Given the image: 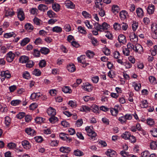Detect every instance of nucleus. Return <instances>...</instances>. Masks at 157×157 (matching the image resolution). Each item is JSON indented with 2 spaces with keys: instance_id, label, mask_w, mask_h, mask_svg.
<instances>
[{
  "instance_id": "1",
  "label": "nucleus",
  "mask_w": 157,
  "mask_h": 157,
  "mask_svg": "<svg viewBox=\"0 0 157 157\" xmlns=\"http://www.w3.org/2000/svg\"><path fill=\"white\" fill-rule=\"evenodd\" d=\"M94 26L95 29L97 31L93 30L92 32L93 34L94 35H98V31L102 32L105 31L108 29L110 28L109 25L105 22H103L101 25H100L98 23H95L94 24Z\"/></svg>"
},
{
  "instance_id": "2",
  "label": "nucleus",
  "mask_w": 157,
  "mask_h": 157,
  "mask_svg": "<svg viewBox=\"0 0 157 157\" xmlns=\"http://www.w3.org/2000/svg\"><path fill=\"white\" fill-rule=\"evenodd\" d=\"M90 126H87L85 128V130L86 131L88 135L90 136L91 139H94L97 136V134L92 130Z\"/></svg>"
},
{
  "instance_id": "3",
  "label": "nucleus",
  "mask_w": 157,
  "mask_h": 157,
  "mask_svg": "<svg viewBox=\"0 0 157 157\" xmlns=\"http://www.w3.org/2000/svg\"><path fill=\"white\" fill-rule=\"evenodd\" d=\"M15 57V54L12 52L10 51L6 54V60L7 62L11 63Z\"/></svg>"
},
{
  "instance_id": "4",
  "label": "nucleus",
  "mask_w": 157,
  "mask_h": 157,
  "mask_svg": "<svg viewBox=\"0 0 157 157\" xmlns=\"http://www.w3.org/2000/svg\"><path fill=\"white\" fill-rule=\"evenodd\" d=\"M133 50L136 52L141 54L143 52V49L141 45L138 44H135Z\"/></svg>"
},
{
  "instance_id": "5",
  "label": "nucleus",
  "mask_w": 157,
  "mask_h": 157,
  "mask_svg": "<svg viewBox=\"0 0 157 157\" xmlns=\"http://www.w3.org/2000/svg\"><path fill=\"white\" fill-rule=\"evenodd\" d=\"M129 37L131 42L134 44L137 43L138 41V37L135 33H131L129 34Z\"/></svg>"
},
{
  "instance_id": "6",
  "label": "nucleus",
  "mask_w": 157,
  "mask_h": 157,
  "mask_svg": "<svg viewBox=\"0 0 157 157\" xmlns=\"http://www.w3.org/2000/svg\"><path fill=\"white\" fill-rule=\"evenodd\" d=\"M5 15L6 16H12L14 14L13 10L8 7H5Z\"/></svg>"
},
{
  "instance_id": "7",
  "label": "nucleus",
  "mask_w": 157,
  "mask_h": 157,
  "mask_svg": "<svg viewBox=\"0 0 157 157\" xmlns=\"http://www.w3.org/2000/svg\"><path fill=\"white\" fill-rule=\"evenodd\" d=\"M106 155L109 157H116L117 153L115 151L113 150L108 149L105 153Z\"/></svg>"
},
{
  "instance_id": "8",
  "label": "nucleus",
  "mask_w": 157,
  "mask_h": 157,
  "mask_svg": "<svg viewBox=\"0 0 157 157\" xmlns=\"http://www.w3.org/2000/svg\"><path fill=\"white\" fill-rule=\"evenodd\" d=\"M21 144L23 147L26 149H29L31 147L30 143L27 140H24L21 142Z\"/></svg>"
},
{
  "instance_id": "9",
  "label": "nucleus",
  "mask_w": 157,
  "mask_h": 157,
  "mask_svg": "<svg viewBox=\"0 0 157 157\" xmlns=\"http://www.w3.org/2000/svg\"><path fill=\"white\" fill-rule=\"evenodd\" d=\"M118 40L120 44H124L126 43L127 40L125 36L123 34L119 35L118 38Z\"/></svg>"
},
{
  "instance_id": "10",
  "label": "nucleus",
  "mask_w": 157,
  "mask_h": 157,
  "mask_svg": "<svg viewBox=\"0 0 157 157\" xmlns=\"http://www.w3.org/2000/svg\"><path fill=\"white\" fill-rule=\"evenodd\" d=\"M17 17L21 21H22L25 18L24 13L21 9H19L17 13Z\"/></svg>"
},
{
  "instance_id": "11",
  "label": "nucleus",
  "mask_w": 157,
  "mask_h": 157,
  "mask_svg": "<svg viewBox=\"0 0 157 157\" xmlns=\"http://www.w3.org/2000/svg\"><path fill=\"white\" fill-rule=\"evenodd\" d=\"M25 132L30 136H35L36 134L35 130L30 128H26L25 129Z\"/></svg>"
},
{
  "instance_id": "12",
  "label": "nucleus",
  "mask_w": 157,
  "mask_h": 157,
  "mask_svg": "<svg viewBox=\"0 0 157 157\" xmlns=\"http://www.w3.org/2000/svg\"><path fill=\"white\" fill-rule=\"evenodd\" d=\"M82 88L85 91L90 92L92 90L93 86L88 83H85V85L82 86Z\"/></svg>"
},
{
  "instance_id": "13",
  "label": "nucleus",
  "mask_w": 157,
  "mask_h": 157,
  "mask_svg": "<svg viewBox=\"0 0 157 157\" xmlns=\"http://www.w3.org/2000/svg\"><path fill=\"white\" fill-rule=\"evenodd\" d=\"M47 113L49 116H55L56 114V110L52 107L49 108L47 110Z\"/></svg>"
},
{
  "instance_id": "14",
  "label": "nucleus",
  "mask_w": 157,
  "mask_h": 157,
  "mask_svg": "<svg viewBox=\"0 0 157 157\" xmlns=\"http://www.w3.org/2000/svg\"><path fill=\"white\" fill-rule=\"evenodd\" d=\"M155 6L152 4H149L147 9V11L149 14H152L155 11Z\"/></svg>"
},
{
  "instance_id": "15",
  "label": "nucleus",
  "mask_w": 157,
  "mask_h": 157,
  "mask_svg": "<svg viewBox=\"0 0 157 157\" xmlns=\"http://www.w3.org/2000/svg\"><path fill=\"white\" fill-rule=\"evenodd\" d=\"M119 16L121 19L123 20L126 18L128 13L126 11L122 10L120 12Z\"/></svg>"
},
{
  "instance_id": "16",
  "label": "nucleus",
  "mask_w": 157,
  "mask_h": 157,
  "mask_svg": "<svg viewBox=\"0 0 157 157\" xmlns=\"http://www.w3.org/2000/svg\"><path fill=\"white\" fill-rule=\"evenodd\" d=\"M16 36V34L15 33L12 32L5 33L4 35V37L6 38H9L12 37H15Z\"/></svg>"
},
{
  "instance_id": "17",
  "label": "nucleus",
  "mask_w": 157,
  "mask_h": 157,
  "mask_svg": "<svg viewBox=\"0 0 157 157\" xmlns=\"http://www.w3.org/2000/svg\"><path fill=\"white\" fill-rule=\"evenodd\" d=\"M1 75L2 77H5V78H9L11 77V74L8 71L1 72Z\"/></svg>"
},
{
  "instance_id": "18",
  "label": "nucleus",
  "mask_w": 157,
  "mask_h": 157,
  "mask_svg": "<svg viewBox=\"0 0 157 157\" xmlns=\"http://www.w3.org/2000/svg\"><path fill=\"white\" fill-rule=\"evenodd\" d=\"M29 60V57L25 56H22L19 59L20 62L22 63H26Z\"/></svg>"
},
{
  "instance_id": "19",
  "label": "nucleus",
  "mask_w": 157,
  "mask_h": 157,
  "mask_svg": "<svg viewBox=\"0 0 157 157\" xmlns=\"http://www.w3.org/2000/svg\"><path fill=\"white\" fill-rule=\"evenodd\" d=\"M59 150L62 152L68 153L71 151V149L69 147H62L60 148Z\"/></svg>"
},
{
  "instance_id": "20",
  "label": "nucleus",
  "mask_w": 157,
  "mask_h": 157,
  "mask_svg": "<svg viewBox=\"0 0 157 157\" xmlns=\"http://www.w3.org/2000/svg\"><path fill=\"white\" fill-rule=\"evenodd\" d=\"M65 4L68 8L73 9L75 7V5L70 1H67L65 2Z\"/></svg>"
},
{
  "instance_id": "21",
  "label": "nucleus",
  "mask_w": 157,
  "mask_h": 157,
  "mask_svg": "<svg viewBox=\"0 0 157 157\" xmlns=\"http://www.w3.org/2000/svg\"><path fill=\"white\" fill-rule=\"evenodd\" d=\"M136 13L138 17H142L144 15V12L142 9L138 8L136 10Z\"/></svg>"
},
{
  "instance_id": "22",
  "label": "nucleus",
  "mask_w": 157,
  "mask_h": 157,
  "mask_svg": "<svg viewBox=\"0 0 157 157\" xmlns=\"http://www.w3.org/2000/svg\"><path fill=\"white\" fill-rule=\"evenodd\" d=\"M131 134L128 132H125L121 135V137L125 140H128L129 139Z\"/></svg>"
},
{
  "instance_id": "23",
  "label": "nucleus",
  "mask_w": 157,
  "mask_h": 157,
  "mask_svg": "<svg viewBox=\"0 0 157 157\" xmlns=\"http://www.w3.org/2000/svg\"><path fill=\"white\" fill-rule=\"evenodd\" d=\"M86 56L84 55H82L79 57L77 58V59L78 62L83 64L85 63V59L86 58Z\"/></svg>"
},
{
  "instance_id": "24",
  "label": "nucleus",
  "mask_w": 157,
  "mask_h": 157,
  "mask_svg": "<svg viewBox=\"0 0 157 157\" xmlns=\"http://www.w3.org/2000/svg\"><path fill=\"white\" fill-rule=\"evenodd\" d=\"M40 51L42 54L47 55L49 53L50 50L48 48L46 47H42L40 50Z\"/></svg>"
},
{
  "instance_id": "25",
  "label": "nucleus",
  "mask_w": 157,
  "mask_h": 157,
  "mask_svg": "<svg viewBox=\"0 0 157 157\" xmlns=\"http://www.w3.org/2000/svg\"><path fill=\"white\" fill-rule=\"evenodd\" d=\"M30 41L29 38L27 37L25 38L21 41L20 44L21 46H24L27 44Z\"/></svg>"
},
{
  "instance_id": "26",
  "label": "nucleus",
  "mask_w": 157,
  "mask_h": 157,
  "mask_svg": "<svg viewBox=\"0 0 157 157\" xmlns=\"http://www.w3.org/2000/svg\"><path fill=\"white\" fill-rule=\"evenodd\" d=\"M132 85L134 86L135 90L137 91L140 90L141 86L140 83L137 84L135 82H132Z\"/></svg>"
},
{
  "instance_id": "27",
  "label": "nucleus",
  "mask_w": 157,
  "mask_h": 157,
  "mask_svg": "<svg viewBox=\"0 0 157 157\" xmlns=\"http://www.w3.org/2000/svg\"><path fill=\"white\" fill-rule=\"evenodd\" d=\"M25 28L26 30L29 32H31L33 29V26L30 23H27L25 25Z\"/></svg>"
},
{
  "instance_id": "28",
  "label": "nucleus",
  "mask_w": 157,
  "mask_h": 157,
  "mask_svg": "<svg viewBox=\"0 0 157 157\" xmlns=\"http://www.w3.org/2000/svg\"><path fill=\"white\" fill-rule=\"evenodd\" d=\"M52 6L53 9L56 12H58L60 10V6L57 3H53Z\"/></svg>"
},
{
  "instance_id": "29",
  "label": "nucleus",
  "mask_w": 157,
  "mask_h": 157,
  "mask_svg": "<svg viewBox=\"0 0 157 157\" xmlns=\"http://www.w3.org/2000/svg\"><path fill=\"white\" fill-rule=\"evenodd\" d=\"M52 31L56 33H60L62 31V29L60 27L56 26L52 28Z\"/></svg>"
},
{
  "instance_id": "30",
  "label": "nucleus",
  "mask_w": 157,
  "mask_h": 157,
  "mask_svg": "<svg viewBox=\"0 0 157 157\" xmlns=\"http://www.w3.org/2000/svg\"><path fill=\"white\" fill-rule=\"evenodd\" d=\"M38 9L41 11H44L48 9L47 6L44 4H40L38 7Z\"/></svg>"
},
{
  "instance_id": "31",
  "label": "nucleus",
  "mask_w": 157,
  "mask_h": 157,
  "mask_svg": "<svg viewBox=\"0 0 157 157\" xmlns=\"http://www.w3.org/2000/svg\"><path fill=\"white\" fill-rule=\"evenodd\" d=\"M67 68L68 71L71 72H74L75 70V65L73 64L67 65Z\"/></svg>"
},
{
  "instance_id": "32",
  "label": "nucleus",
  "mask_w": 157,
  "mask_h": 157,
  "mask_svg": "<svg viewBox=\"0 0 157 157\" xmlns=\"http://www.w3.org/2000/svg\"><path fill=\"white\" fill-rule=\"evenodd\" d=\"M138 27V23L136 21H133L132 24V27L133 31H135Z\"/></svg>"
},
{
  "instance_id": "33",
  "label": "nucleus",
  "mask_w": 157,
  "mask_h": 157,
  "mask_svg": "<svg viewBox=\"0 0 157 157\" xmlns=\"http://www.w3.org/2000/svg\"><path fill=\"white\" fill-rule=\"evenodd\" d=\"M112 10L113 12L115 14H116L119 11V7L116 5H114L112 7Z\"/></svg>"
},
{
  "instance_id": "34",
  "label": "nucleus",
  "mask_w": 157,
  "mask_h": 157,
  "mask_svg": "<svg viewBox=\"0 0 157 157\" xmlns=\"http://www.w3.org/2000/svg\"><path fill=\"white\" fill-rule=\"evenodd\" d=\"M35 120L36 123L38 124H40L44 122L45 119L41 117H37L35 119Z\"/></svg>"
},
{
  "instance_id": "35",
  "label": "nucleus",
  "mask_w": 157,
  "mask_h": 157,
  "mask_svg": "<svg viewBox=\"0 0 157 157\" xmlns=\"http://www.w3.org/2000/svg\"><path fill=\"white\" fill-rule=\"evenodd\" d=\"M110 112L111 114L113 116H116L118 113V110L117 109L114 108H111Z\"/></svg>"
},
{
  "instance_id": "36",
  "label": "nucleus",
  "mask_w": 157,
  "mask_h": 157,
  "mask_svg": "<svg viewBox=\"0 0 157 157\" xmlns=\"http://www.w3.org/2000/svg\"><path fill=\"white\" fill-rule=\"evenodd\" d=\"M90 109H91L88 106L83 105L80 108V110L81 111L83 112H86L87 111H90Z\"/></svg>"
},
{
  "instance_id": "37",
  "label": "nucleus",
  "mask_w": 157,
  "mask_h": 157,
  "mask_svg": "<svg viewBox=\"0 0 157 157\" xmlns=\"http://www.w3.org/2000/svg\"><path fill=\"white\" fill-rule=\"evenodd\" d=\"M74 154L77 156H81L84 155L83 153L78 149L75 150L74 151Z\"/></svg>"
},
{
  "instance_id": "38",
  "label": "nucleus",
  "mask_w": 157,
  "mask_h": 157,
  "mask_svg": "<svg viewBox=\"0 0 157 157\" xmlns=\"http://www.w3.org/2000/svg\"><path fill=\"white\" fill-rule=\"evenodd\" d=\"M49 120L51 123H54L58 121V119L55 116H52L49 118Z\"/></svg>"
},
{
  "instance_id": "39",
  "label": "nucleus",
  "mask_w": 157,
  "mask_h": 157,
  "mask_svg": "<svg viewBox=\"0 0 157 157\" xmlns=\"http://www.w3.org/2000/svg\"><path fill=\"white\" fill-rule=\"evenodd\" d=\"M47 14L50 18L56 17V14L52 10L48 11L47 13Z\"/></svg>"
},
{
  "instance_id": "40",
  "label": "nucleus",
  "mask_w": 157,
  "mask_h": 157,
  "mask_svg": "<svg viewBox=\"0 0 157 157\" xmlns=\"http://www.w3.org/2000/svg\"><path fill=\"white\" fill-rule=\"evenodd\" d=\"M148 105V103L147 100H144L141 101V104H140L141 108H146Z\"/></svg>"
},
{
  "instance_id": "41",
  "label": "nucleus",
  "mask_w": 157,
  "mask_h": 157,
  "mask_svg": "<svg viewBox=\"0 0 157 157\" xmlns=\"http://www.w3.org/2000/svg\"><path fill=\"white\" fill-rule=\"evenodd\" d=\"M33 74L36 76H38L41 75V72L39 69H36L33 71Z\"/></svg>"
},
{
  "instance_id": "42",
  "label": "nucleus",
  "mask_w": 157,
  "mask_h": 157,
  "mask_svg": "<svg viewBox=\"0 0 157 157\" xmlns=\"http://www.w3.org/2000/svg\"><path fill=\"white\" fill-rule=\"evenodd\" d=\"M21 101L19 100H16L12 101L11 102V104L13 106H16L20 104Z\"/></svg>"
},
{
  "instance_id": "43",
  "label": "nucleus",
  "mask_w": 157,
  "mask_h": 157,
  "mask_svg": "<svg viewBox=\"0 0 157 157\" xmlns=\"http://www.w3.org/2000/svg\"><path fill=\"white\" fill-rule=\"evenodd\" d=\"M102 0H96L95 1V3L96 6V7L99 9L101 8V6L102 4L101 3Z\"/></svg>"
},
{
  "instance_id": "44",
  "label": "nucleus",
  "mask_w": 157,
  "mask_h": 157,
  "mask_svg": "<svg viewBox=\"0 0 157 157\" xmlns=\"http://www.w3.org/2000/svg\"><path fill=\"white\" fill-rule=\"evenodd\" d=\"M151 135L154 137H157V129L156 128H153L150 131Z\"/></svg>"
},
{
  "instance_id": "45",
  "label": "nucleus",
  "mask_w": 157,
  "mask_h": 157,
  "mask_svg": "<svg viewBox=\"0 0 157 157\" xmlns=\"http://www.w3.org/2000/svg\"><path fill=\"white\" fill-rule=\"evenodd\" d=\"M62 90L64 93H71V90L69 88L68 86H65L62 88Z\"/></svg>"
},
{
  "instance_id": "46",
  "label": "nucleus",
  "mask_w": 157,
  "mask_h": 157,
  "mask_svg": "<svg viewBox=\"0 0 157 157\" xmlns=\"http://www.w3.org/2000/svg\"><path fill=\"white\" fill-rule=\"evenodd\" d=\"M103 52L105 55L108 56L110 55V50L106 47H105L102 50Z\"/></svg>"
},
{
  "instance_id": "47",
  "label": "nucleus",
  "mask_w": 157,
  "mask_h": 157,
  "mask_svg": "<svg viewBox=\"0 0 157 157\" xmlns=\"http://www.w3.org/2000/svg\"><path fill=\"white\" fill-rule=\"evenodd\" d=\"M134 46L131 43H128L127 45V48L130 51L133 50Z\"/></svg>"
},
{
  "instance_id": "48",
  "label": "nucleus",
  "mask_w": 157,
  "mask_h": 157,
  "mask_svg": "<svg viewBox=\"0 0 157 157\" xmlns=\"http://www.w3.org/2000/svg\"><path fill=\"white\" fill-rule=\"evenodd\" d=\"M82 14L83 16L86 18H90L91 17L90 14L86 11H82Z\"/></svg>"
},
{
  "instance_id": "49",
  "label": "nucleus",
  "mask_w": 157,
  "mask_h": 157,
  "mask_svg": "<svg viewBox=\"0 0 157 157\" xmlns=\"http://www.w3.org/2000/svg\"><path fill=\"white\" fill-rule=\"evenodd\" d=\"M86 54L87 56L89 58H93L94 56V52L90 51H88L86 53Z\"/></svg>"
},
{
  "instance_id": "50",
  "label": "nucleus",
  "mask_w": 157,
  "mask_h": 157,
  "mask_svg": "<svg viewBox=\"0 0 157 157\" xmlns=\"http://www.w3.org/2000/svg\"><path fill=\"white\" fill-rule=\"evenodd\" d=\"M33 22L34 24L37 25H40L41 20L38 18L35 17L33 19Z\"/></svg>"
},
{
  "instance_id": "51",
  "label": "nucleus",
  "mask_w": 157,
  "mask_h": 157,
  "mask_svg": "<svg viewBox=\"0 0 157 157\" xmlns=\"http://www.w3.org/2000/svg\"><path fill=\"white\" fill-rule=\"evenodd\" d=\"M78 31L81 33L86 34V31L84 29V28L81 26H78Z\"/></svg>"
},
{
  "instance_id": "52",
  "label": "nucleus",
  "mask_w": 157,
  "mask_h": 157,
  "mask_svg": "<svg viewBox=\"0 0 157 157\" xmlns=\"http://www.w3.org/2000/svg\"><path fill=\"white\" fill-rule=\"evenodd\" d=\"M46 64V61L44 59L41 60L39 63V67L41 68L45 67Z\"/></svg>"
},
{
  "instance_id": "53",
  "label": "nucleus",
  "mask_w": 157,
  "mask_h": 157,
  "mask_svg": "<svg viewBox=\"0 0 157 157\" xmlns=\"http://www.w3.org/2000/svg\"><path fill=\"white\" fill-rule=\"evenodd\" d=\"M8 147L10 149H13L16 147V144L13 143H10L7 144Z\"/></svg>"
},
{
  "instance_id": "54",
  "label": "nucleus",
  "mask_w": 157,
  "mask_h": 157,
  "mask_svg": "<svg viewBox=\"0 0 157 157\" xmlns=\"http://www.w3.org/2000/svg\"><path fill=\"white\" fill-rule=\"evenodd\" d=\"M11 120L9 117L7 116L6 117L5 119V124L6 126H8L10 124Z\"/></svg>"
},
{
  "instance_id": "55",
  "label": "nucleus",
  "mask_w": 157,
  "mask_h": 157,
  "mask_svg": "<svg viewBox=\"0 0 157 157\" xmlns=\"http://www.w3.org/2000/svg\"><path fill=\"white\" fill-rule=\"evenodd\" d=\"M156 141H152L150 143V145L151 149H154L157 147Z\"/></svg>"
},
{
  "instance_id": "56",
  "label": "nucleus",
  "mask_w": 157,
  "mask_h": 157,
  "mask_svg": "<svg viewBox=\"0 0 157 157\" xmlns=\"http://www.w3.org/2000/svg\"><path fill=\"white\" fill-rule=\"evenodd\" d=\"M130 51L126 48H124L123 50V53L124 55L127 56H129L130 54Z\"/></svg>"
},
{
  "instance_id": "57",
  "label": "nucleus",
  "mask_w": 157,
  "mask_h": 157,
  "mask_svg": "<svg viewBox=\"0 0 157 157\" xmlns=\"http://www.w3.org/2000/svg\"><path fill=\"white\" fill-rule=\"evenodd\" d=\"M92 110L95 113H97L98 110V106L95 105H93L92 106Z\"/></svg>"
},
{
  "instance_id": "58",
  "label": "nucleus",
  "mask_w": 157,
  "mask_h": 157,
  "mask_svg": "<svg viewBox=\"0 0 157 157\" xmlns=\"http://www.w3.org/2000/svg\"><path fill=\"white\" fill-rule=\"evenodd\" d=\"M40 51L37 49H33V55L36 57H39L40 55Z\"/></svg>"
},
{
  "instance_id": "59",
  "label": "nucleus",
  "mask_w": 157,
  "mask_h": 157,
  "mask_svg": "<svg viewBox=\"0 0 157 157\" xmlns=\"http://www.w3.org/2000/svg\"><path fill=\"white\" fill-rule=\"evenodd\" d=\"M42 40L40 37L36 38L34 42V43L36 45L42 44Z\"/></svg>"
},
{
  "instance_id": "60",
  "label": "nucleus",
  "mask_w": 157,
  "mask_h": 157,
  "mask_svg": "<svg viewBox=\"0 0 157 157\" xmlns=\"http://www.w3.org/2000/svg\"><path fill=\"white\" fill-rule=\"evenodd\" d=\"M113 28L115 30H120L121 28V25L118 23H115L113 25Z\"/></svg>"
},
{
  "instance_id": "61",
  "label": "nucleus",
  "mask_w": 157,
  "mask_h": 157,
  "mask_svg": "<svg viewBox=\"0 0 157 157\" xmlns=\"http://www.w3.org/2000/svg\"><path fill=\"white\" fill-rule=\"evenodd\" d=\"M25 116V113L24 112H20L17 115V117L18 118L21 119Z\"/></svg>"
},
{
  "instance_id": "62",
  "label": "nucleus",
  "mask_w": 157,
  "mask_h": 157,
  "mask_svg": "<svg viewBox=\"0 0 157 157\" xmlns=\"http://www.w3.org/2000/svg\"><path fill=\"white\" fill-rule=\"evenodd\" d=\"M83 123L82 119H79L76 121V125L77 127H80L82 125Z\"/></svg>"
},
{
  "instance_id": "63",
  "label": "nucleus",
  "mask_w": 157,
  "mask_h": 157,
  "mask_svg": "<svg viewBox=\"0 0 157 157\" xmlns=\"http://www.w3.org/2000/svg\"><path fill=\"white\" fill-rule=\"evenodd\" d=\"M27 62L26 65V67H27L31 68L34 65L33 62L32 61H28Z\"/></svg>"
},
{
  "instance_id": "64",
  "label": "nucleus",
  "mask_w": 157,
  "mask_h": 157,
  "mask_svg": "<svg viewBox=\"0 0 157 157\" xmlns=\"http://www.w3.org/2000/svg\"><path fill=\"white\" fill-rule=\"evenodd\" d=\"M151 28L152 32H157V24H152L151 25Z\"/></svg>"
}]
</instances>
